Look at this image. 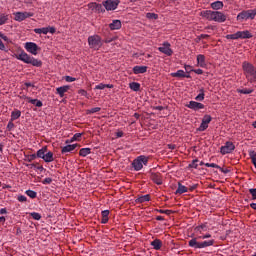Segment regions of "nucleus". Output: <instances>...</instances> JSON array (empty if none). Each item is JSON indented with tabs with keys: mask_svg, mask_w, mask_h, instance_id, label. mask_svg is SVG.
<instances>
[{
	"mask_svg": "<svg viewBox=\"0 0 256 256\" xmlns=\"http://www.w3.org/2000/svg\"><path fill=\"white\" fill-rule=\"evenodd\" d=\"M235 151V144L231 141H227L223 146L220 148V153L222 155H228L229 153H233Z\"/></svg>",
	"mask_w": 256,
	"mask_h": 256,
	"instance_id": "nucleus-10",
	"label": "nucleus"
},
{
	"mask_svg": "<svg viewBox=\"0 0 256 256\" xmlns=\"http://www.w3.org/2000/svg\"><path fill=\"white\" fill-rule=\"evenodd\" d=\"M237 93H241L242 95H251V93H253V89H249V88L237 89Z\"/></svg>",
	"mask_w": 256,
	"mask_h": 256,
	"instance_id": "nucleus-37",
	"label": "nucleus"
},
{
	"mask_svg": "<svg viewBox=\"0 0 256 256\" xmlns=\"http://www.w3.org/2000/svg\"><path fill=\"white\" fill-rule=\"evenodd\" d=\"M43 185H51V183H53V179L51 178H45L43 181H42Z\"/></svg>",
	"mask_w": 256,
	"mask_h": 256,
	"instance_id": "nucleus-51",
	"label": "nucleus"
},
{
	"mask_svg": "<svg viewBox=\"0 0 256 256\" xmlns=\"http://www.w3.org/2000/svg\"><path fill=\"white\" fill-rule=\"evenodd\" d=\"M253 37V34L249 30L245 31H238L234 34H228L226 35V39H232V40H237V39H251Z\"/></svg>",
	"mask_w": 256,
	"mask_h": 256,
	"instance_id": "nucleus-6",
	"label": "nucleus"
},
{
	"mask_svg": "<svg viewBox=\"0 0 256 256\" xmlns=\"http://www.w3.org/2000/svg\"><path fill=\"white\" fill-rule=\"evenodd\" d=\"M24 47L28 53H31V55H37L38 51H41V48L34 42H26Z\"/></svg>",
	"mask_w": 256,
	"mask_h": 256,
	"instance_id": "nucleus-11",
	"label": "nucleus"
},
{
	"mask_svg": "<svg viewBox=\"0 0 256 256\" xmlns=\"http://www.w3.org/2000/svg\"><path fill=\"white\" fill-rule=\"evenodd\" d=\"M209 127V124L202 122L198 128V131H206V129Z\"/></svg>",
	"mask_w": 256,
	"mask_h": 256,
	"instance_id": "nucleus-45",
	"label": "nucleus"
},
{
	"mask_svg": "<svg viewBox=\"0 0 256 256\" xmlns=\"http://www.w3.org/2000/svg\"><path fill=\"white\" fill-rule=\"evenodd\" d=\"M208 227H207V223L205 224H201L199 226H197L195 228V231H197L198 233H203V231H207Z\"/></svg>",
	"mask_w": 256,
	"mask_h": 256,
	"instance_id": "nucleus-40",
	"label": "nucleus"
},
{
	"mask_svg": "<svg viewBox=\"0 0 256 256\" xmlns=\"http://www.w3.org/2000/svg\"><path fill=\"white\" fill-rule=\"evenodd\" d=\"M27 101H28V103H31V105H35V103H37L39 100H37V99H32V98L28 97V98H27Z\"/></svg>",
	"mask_w": 256,
	"mask_h": 256,
	"instance_id": "nucleus-58",
	"label": "nucleus"
},
{
	"mask_svg": "<svg viewBox=\"0 0 256 256\" xmlns=\"http://www.w3.org/2000/svg\"><path fill=\"white\" fill-rule=\"evenodd\" d=\"M78 93H79V95H82V97H87V95H88L87 91H86V90H83V89H80V90L78 91Z\"/></svg>",
	"mask_w": 256,
	"mask_h": 256,
	"instance_id": "nucleus-56",
	"label": "nucleus"
},
{
	"mask_svg": "<svg viewBox=\"0 0 256 256\" xmlns=\"http://www.w3.org/2000/svg\"><path fill=\"white\" fill-rule=\"evenodd\" d=\"M36 107H43V102L41 100H38L34 104Z\"/></svg>",
	"mask_w": 256,
	"mask_h": 256,
	"instance_id": "nucleus-61",
	"label": "nucleus"
},
{
	"mask_svg": "<svg viewBox=\"0 0 256 256\" xmlns=\"http://www.w3.org/2000/svg\"><path fill=\"white\" fill-rule=\"evenodd\" d=\"M47 146L45 147H42L41 149H39L36 153V156L39 158V159H44L45 158V155L47 154Z\"/></svg>",
	"mask_w": 256,
	"mask_h": 256,
	"instance_id": "nucleus-26",
	"label": "nucleus"
},
{
	"mask_svg": "<svg viewBox=\"0 0 256 256\" xmlns=\"http://www.w3.org/2000/svg\"><path fill=\"white\" fill-rule=\"evenodd\" d=\"M211 8L214 9V11H219L220 9H223V2L215 1L211 3Z\"/></svg>",
	"mask_w": 256,
	"mask_h": 256,
	"instance_id": "nucleus-27",
	"label": "nucleus"
},
{
	"mask_svg": "<svg viewBox=\"0 0 256 256\" xmlns=\"http://www.w3.org/2000/svg\"><path fill=\"white\" fill-rule=\"evenodd\" d=\"M201 16L207 19L208 21H214L215 19V11L204 10L201 12Z\"/></svg>",
	"mask_w": 256,
	"mask_h": 256,
	"instance_id": "nucleus-16",
	"label": "nucleus"
},
{
	"mask_svg": "<svg viewBox=\"0 0 256 256\" xmlns=\"http://www.w3.org/2000/svg\"><path fill=\"white\" fill-rule=\"evenodd\" d=\"M26 167H28V169H37L38 171H44L45 169L43 166H39V163L26 164Z\"/></svg>",
	"mask_w": 256,
	"mask_h": 256,
	"instance_id": "nucleus-34",
	"label": "nucleus"
},
{
	"mask_svg": "<svg viewBox=\"0 0 256 256\" xmlns=\"http://www.w3.org/2000/svg\"><path fill=\"white\" fill-rule=\"evenodd\" d=\"M161 53L166 55V57H171L173 55V48L171 47V43L165 41L161 45Z\"/></svg>",
	"mask_w": 256,
	"mask_h": 256,
	"instance_id": "nucleus-12",
	"label": "nucleus"
},
{
	"mask_svg": "<svg viewBox=\"0 0 256 256\" xmlns=\"http://www.w3.org/2000/svg\"><path fill=\"white\" fill-rule=\"evenodd\" d=\"M30 216L35 221H41V215L38 212H32V213H30Z\"/></svg>",
	"mask_w": 256,
	"mask_h": 256,
	"instance_id": "nucleus-44",
	"label": "nucleus"
},
{
	"mask_svg": "<svg viewBox=\"0 0 256 256\" xmlns=\"http://www.w3.org/2000/svg\"><path fill=\"white\" fill-rule=\"evenodd\" d=\"M54 160L55 158L53 157V152L47 151L43 158V161H45V163H52V161Z\"/></svg>",
	"mask_w": 256,
	"mask_h": 256,
	"instance_id": "nucleus-25",
	"label": "nucleus"
},
{
	"mask_svg": "<svg viewBox=\"0 0 256 256\" xmlns=\"http://www.w3.org/2000/svg\"><path fill=\"white\" fill-rule=\"evenodd\" d=\"M27 101H28V103H31V105H35V103H37L39 100H37V99H32V98L28 97V98H27Z\"/></svg>",
	"mask_w": 256,
	"mask_h": 256,
	"instance_id": "nucleus-57",
	"label": "nucleus"
},
{
	"mask_svg": "<svg viewBox=\"0 0 256 256\" xmlns=\"http://www.w3.org/2000/svg\"><path fill=\"white\" fill-rule=\"evenodd\" d=\"M81 136H82L81 133L74 134V136L70 140V143H73V141H79V139H81Z\"/></svg>",
	"mask_w": 256,
	"mask_h": 256,
	"instance_id": "nucleus-46",
	"label": "nucleus"
},
{
	"mask_svg": "<svg viewBox=\"0 0 256 256\" xmlns=\"http://www.w3.org/2000/svg\"><path fill=\"white\" fill-rule=\"evenodd\" d=\"M9 21V14H0V26L5 25Z\"/></svg>",
	"mask_w": 256,
	"mask_h": 256,
	"instance_id": "nucleus-39",
	"label": "nucleus"
},
{
	"mask_svg": "<svg viewBox=\"0 0 256 256\" xmlns=\"http://www.w3.org/2000/svg\"><path fill=\"white\" fill-rule=\"evenodd\" d=\"M242 69L247 81L252 85H256V67L249 62H243Z\"/></svg>",
	"mask_w": 256,
	"mask_h": 256,
	"instance_id": "nucleus-2",
	"label": "nucleus"
},
{
	"mask_svg": "<svg viewBox=\"0 0 256 256\" xmlns=\"http://www.w3.org/2000/svg\"><path fill=\"white\" fill-rule=\"evenodd\" d=\"M256 17V9H250V10H244L240 12L236 19L237 21L243 22V21H248V19H255Z\"/></svg>",
	"mask_w": 256,
	"mask_h": 256,
	"instance_id": "nucleus-5",
	"label": "nucleus"
},
{
	"mask_svg": "<svg viewBox=\"0 0 256 256\" xmlns=\"http://www.w3.org/2000/svg\"><path fill=\"white\" fill-rule=\"evenodd\" d=\"M47 29H48V33H51L52 35L55 33V31H57L55 27H52V26H48Z\"/></svg>",
	"mask_w": 256,
	"mask_h": 256,
	"instance_id": "nucleus-59",
	"label": "nucleus"
},
{
	"mask_svg": "<svg viewBox=\"0 0 256 256\" xmlns=\"http://www.w3.org/2000/svg\"><path fill=\"white\" fill-rule=\"evenodd\" d=\"M119 3V0H106L102 2V5L106 11H115L119 7Z\"/></svg>",
	"mask_w": 256,
	"mask_h": 256,
	"instance_id": "nucleus-8",
	"label": "nucleus"
},
{
	"mask_svg": "<svg viewBox=\"0 0 256 256\" xmlns=\"http://www.w3.org/2000/svg\"><path fill=\"white\" fill-rule=\"evenodd\" d=\"M34 33H36L37 35H47V33H49V29H47V27H43V28H36L34 29Z\"/></svg>",
	"mask_w": 256,
	"mask_h": 256,
	"instance_id": "nucleus-33",
	"label": "nucleus"
},
{
	"mask_svg": "<svg viewBox=\"0 0 256 256\" xmlns=\"http://www.w3.org/2000/svg\"><path fill=\"white\" fill-rule=\"evenodd\" d=\"M79 155L80 157H87V155H91V148H81Z\"/></svg>",
	"mask_w": 256,
	"mask_h": 256,
	"instance_id": "nucleus-32",
	"label": "nucleus"
},
{
	"mask_svg": "<svg viewBox=\"0 0 256 256\" xmlns=\"http://www.w3.org/2000/svg\"><path fill=\"white\" fill-rule=\"evenodd\" d=\"M21 117V111L20 110H14L11 112V121H17Z\"/></svg>",
	"mask_w": 256,
	"mask_h": 256,
	"instance_id": "nucleus-31",
	"label": "nucleus"
},
{
	"mask_svg": "<svg viewBox=\"0 0 256 256\" xmlns=\"http://www.w3.org/2000/svg\"><path fill=\"white\" fill-rule=\"evenodd\" d=\"M70 86H62V87H58L56 89V93L59 95V97H65V93H67V91H69Z\"/></svg>",
	"mask_w": 256,
	"mask_h": 256,
	"instance_id": "nucleus-22",
	"label": "nucleus"
},
{
	"mask_svg": "<svg viewBox=\"0 0 256 256\" xmlns=\"http://www.w3.org/2000/svg\"><path fill=\"white\" fill-rule=\"evenodd\" d=\"M249 193L252 196V201H255V199H256V188H250Z\"/></svg>",
	"mask_w": 256,
	"mask_h": 256,
	"instance_id": "nucleus-48",
	"label": "nucleus"
},
{
	"mask_svg": "<svg viewBox=\"0 0 256 256\" xmlns=\"http://www.w3.org/2000/svg\"><path fill=\"white\" fill-rule=\"evenodd\" d=\"M133 73L134 75H141L143 73H147V66H134Z\"/></svg>",
	"mask_w": 256,
	"mask_h": 256,
	"instance_id": "nucleus-18",
	"label": "nucleus"
},
{
	"mask_svg": "<svg viewBox=\"0 0 256 256\" xmlns=\"http://www.w3.org/2000/svg\"><path fill=\"white\" fill-rule=\"evenodd\" d=\"M35 14L33 12H15L14 13V21H18V23H21V21H25V19H29L30 17H33Z\"/></svg>",
	"mask_w": 256,
	"mask_h": 256,
	"instance_id": "nucleus-9",
	"label": "nucleus"
},
{
	"mask_svg": "<svg viewBox=\"0 0 256 256\" xmlns=\"http://www.w3.org/2000/svg\"><path fill=\"white\" fill-rule=\"evenodd\" d=\"M214 21L216 23H225L227 21V15L221 11H214Z\"/></svg>",
	"mask_w": 256,
	"mask_h": 256,
	"instance_id": "nucleus-14",
	"label": "nucleus"
},
{
	"mask_svg": "<svg viewBox=\"0 0 256 256\" xmlns=\"http://www.w3.org/2000/svg\"><path fill=\"white\" fill-rule=\"evenodd\" d=\"M151 245L153 249H156V251H159L161 249V240L155 239L154 241L151 242Z\"/></svg>",
	"mask_w": 256,
	"mask_h": 256,
	"instance_id": "nucleus-36",
	"label": "nucleus"
},
{
	"mask_svg": "<svg viewBox=\"0 0 256 256\" xmlns=\"http://www.w3.org/2000/svg\"><path fill=\"white\" fill-rule=\"evenodd\" d=\"M18 201L20 203H25L27 201V196H24V195L18 196Z\"/></svg>",
	"mask_w": 256,
	"mask_h": 256,
	"instance_id": "nucleus-53",
	"label": "nucleus"
},
{
	"mask_svg": "<svg viewBox=\"0 0 256 256\" xmlns=\"http://www.w3.org/2000/svg\"><path fill=\"white\" fill-rule=\"evenodd\" d=\"M105 6H103V4H99V3H92L90 4V9H92V11H97V13H105Z\"/></svg>",
	"mask_w": 256,
	"mask_h": 256,
	"instance_id": "nucleus-17",
	"label": "nucleus"
},
{
	"mask_svg": "<svg viewBox=\"0 0 256 256\" xmlns=\"http://www.w3.org/2000/svg\"><path fill=\"white\" fill-rule=\"evenodd\" d=\"M200 93L195 97L196 101H204L205 100V90L202 88L199 90Z\"/></svg>",
	"mask_w": 256,
	"mask_h": 256,
	"instance_id": "nucleus-38",
	"label": "nucleus"
},
{
	"mask_svg": "<svg viewBox=\"0 0 256 256\" xmlns=\"http://www.w3.org/2000/svg\"><path fill=\"white\" fill-rule=\"evenodd\" d=\"M94 89H97L100 91H103V89H113V84L100 83V84L96 85Z\"/></svg>",
	"mask_w": 256,
	"mask_h": 256,
	"instance_id": "nucleus-29",
	"label": "nucleus"
},
{
	"mask_svg": "<svg viewBox=\"0 0 256 256\" xmlns=\"http://www.w3.org/2000/svg\"><path fill=\"white\" fill-rule=\"evenodd\" d=\"M88 45L90 49H94V51H99L100 47H103V40L99 35H92L88 37Z\"/></svg>",
	"mask_w": 256,
	"mask_h": 256,
	"instance_id": "nucleus-4",
	"label": "nucleus"
},
{
	"mask_svg": "<svg viewBox=\"0 0 256 256\" xmlns=\"http://www.w3.org/2000/svg\"><path fill=\"white\" fill-rule=\"evenodd\" d=\"M5 49V44H3V41L0 39V51H5Z\"/></svg>",
	"mask_w": 256,
	"mask_h": 256,
	"instance_id": "nucleus-62",
	"label": "nucleus"
},
{
	"mask_svg": "<svg viewBox=\"0 0 256 256\" xmlns=\"http://www.w3.org/2000/svg\"><path fill=\"white\" fill-rule=\"evenodd\" d=\"M129 88L132 90V91H140L141 90V84H139L138 82H132L129 84Z\"/></svg>",
	"mask_w": 256,
	"mask_h": 256,
	"instance_id": "nucleus-35",
	"label": "nucleus"
},
{
	"mask_svg": "<svg viewBox=\"0 0 256 256\" xmlns=\"http://www.w3.org/2000/svg\"><path fill=\"white\" fill-rule=\"evenodd\" d=\"M199 159H194L192 160V162L188 165L189 169H197V167H199Z\"/></svg>",
	"mask_w": 256,
	"mask_h": 256,
	"instance_id": "nucleus-41",
	"label": "nucleus"
},
{
	"mask_svg": "<svg viewBox=\"0 0 256 256\" xmlns=\"http://www.w3.org/2000/svg\"><path fill=\"white\" fill-rule=\"evenodd\" d=\"M101 215H102L101 223L103 225L109 223V210H103Z\"/></svg>",
	"mask_w": 256,
	"mask_h": 256,
	"instance_id": "nucleus-24",
	"label": "nucleus"
},
{
	"mask_svg": "<svg viewBox=\"0 0 256 256\" xmlns=\"http://www.w3.org/2000/svg\"><path fill=\"white\" fill-rule=\"evenodd\" d=\"M189 188H187L185 185L181 184V182L178 183V188L176 189L175 194L176 195H183V193H188Z\"/></svg>",
	"mask_w": 256,
	"mask_h": 256,
	"instance_id": "nucleus-19",
	"label": "nucleus"
},
{
	"mask_svg": "<svg viewBox=\"0 0 256 256\" xmlns=\"http://www.w3.org/2000/svg\"><path fill=\"white\" fill-rule=\"evenodd\" d=\"M16 59H18V61H22L23 63H26L27 65H33V67H41V65H43V62L41 60H38L30 56L25 51H22L21 53L16 54Z\"/></svg>",
	"mask_w": 256,
	"mask_h": 256,
	"instance_id": "nucleus-3",
	"label": "nucleus"
},
{
	"mask_svg": "<svg viewBox=\"0 0 256 256\" xmlns=\"http://www.w3.org/2000/svg\"><path fill=\"white\" fill-rule=\"evenodd\" d=\"M7 129L8 131H13V129H15V124L13 123V121H9L7 124Z\"/></svg>",
	"mask_w": 256,
	"mask_h": 256,
	"instance_id": "nucleus-49",
	"label": "nucleus"
},
{
	"mask_svg": "<svg viewBox=\"0 0 256 256\" xmlns=\"http://www.w3.org/2000/svg\"><path fill=\"white\" fill-rule=\"evenodd\" d=\"M0 39H3V41H5L6 43H12L11 39H9V37H7L2 32H0Z\"/></svg>",
	"mask_w": 256,
	"mask_h": 256,
	"instance_id": "nucleus-47",
	"label": "nucleus"
},
{
	"mask_svg": "<svg viewBox=\"0 0 256 256\" xmlns=\"http://www.w3.org/2000/svg\"><path fill=\"white\" fill-rule=\"evenodd\" d=\"M197 63H198V67H207V63L205 62V55L203 54H199L197 56Z\"/></svg>",
	"mask_w": 256,
	"mask_h": 256,
	"instance_id": "nucleus-23",
	"label": "nucleus"
},
{
	"mask_svg": "<svg viewBox=\"0 0 256 256\" xmlns=\"http://www.w3.org/2000/svg\"><path fill=\"white\" fill-rule=\"evenodd\" d=\"M213 120V118L211 117V115H204L203 119H202V123H206L207 125H209L211 123V121Z\"/></svg>",
	"mask_w": 256,
	"mask_h": 256,
	"instance_id": "nucleus-43",
	"label": "nucleus"
},
{
	"mask_svg": "<svg viewBox=\"0 0 256 256\" xmlns=\"http://www.w3.org/2000/svg\"><path fill=\"white\" fill-rule=\"evenodd\" d=\"M34 159H37V154L30 155V158L28 159V161L31 163V161H33Z\"/></svg>",
	"mask_w": 256,
	"mask_h": 256,
	"instance_id": "nucleus-64",
	"label": "nucleus"
},
{
	"mask_svg": "<svg viewBox=\"0 0 256 256\" xmlns=\"http://www.w3.org/2000/svg\"><path fill=\"white\" fill-rule=\"evenodd\" d=\"M151 179H152V181H154V183H156V185H161V175H159L157 173H152Z\"/></svg>",
	"mask_w": 256,
	"mask_h": 256,
	"instance_id": "nucleus-30",
	"label": "nucleus"
},
{
	"mask_svg": "<svg viewBox=\"0 0 256 256\" xmlns=\"http://www.w3.org/2000/svg\"><path fill=\"white\" fill-rule=\"evenodd\" d=\"M205 167H212L214 169H220V166L215 163H205Z\"/></svg>",
	"mask_w": 256,
	"mask_h": 256,
	"instance_id": "nucleus-50",
	"label": "nucleus"
},
{
	"mask_svg": "<svg viewBox=\"0 0 256 256\" xmlns=\"http://www.w3.org/2000/svg\"><path fill=\"white\" fill-rule=\"evenodd\" d=\"M161 213L163 214H165V215H171V213H173V211H171V210H161Z\"/></svg>",
	"mask_w": 256,
	"mask_h": 256,
	"instance_id": "nucleus-63",
	"label": "nucleus"
},
{
	"mask_svg": "<svg viewBox=\"0 0 256 256\" xmlns=\"http://www.w3.org/2000/svg\"><path fill=\"white\" fill-rule=\"evenodd\" d=\"M199 239H211V234H205L192 238L190 241H188L189 247H192V249H207V247H213L215 245V240L213 239L204 240L201 242H199Z\"/></svg>",
	"mask_w": 256,
	"mask_h": 256,
	"instance_id": "nucleus-1",
	"label": "nucleus"
},
{
	"mask_svg": "<svg viewBox=\"0 0 256 256\" xmlns=\"http://www.w3.org/2000/svg\"><path fill=\"white\" fill-rule=\"evenodd\" d=\"M65 81H67V83H73V81H76V79L71 76H66Z\"/></svg>",
	"mask_w": 256,
	"mask_h": 256,
	"instance_id": "nucleus-55",
	"label": "nucleus"
},
{
	"mask_svg": "<svg viewBox=\"0 0 256 256\" xmlns=\"http://www.w3.org/2000/svg\"><path fill=\"white\" fill-rule=\"evenodd\" d=\"M171 75H172V77H177V78L183 77V78H186V79H191V75L185 74V71H183V70H178L177 72H174Z\"/></svg>",
	"mask_w": 256,
	"mask_h": 256,
	"instance_id": "nucleus-20",
	"label": "nucleus"
},
{
	"mask_svg": "<svg viewBox=\"0 0 256 256\" xmlns=\"http://www.w3.org/2000/svg\"><path fill=\"white\" fill-rule=\"evenodd\" d=\"M147 163H149L148 157L139 156L132 162V166L134 171H141V169H143V165H147Z\"/></svg>",
	"mask_w": 256,
	"mask_h": 256,
	"instance_id": "nucleus-7",
	"label": "nucleus"
},
{
	"mask_svg": "<svg viewBox=\"0 0 256 256\" xmlns=\"http://www.w3.org/2000/svg\"><path fill=\"white\" fill-rule=\"evenodd\" d=\"M26 195H28V197H30V199H35L37 198V192L33 191V190H26Z\"/></svg>",
	"mask_w": 256,
	"mask_h": 256,
	"instance_id": "nucleus-42",
	"label": "nucleus"
},
{
	"mask_svg": "<svg viewBox=\"0 0 256 256\" xmlns=\"http://www.w3.org/2000/svg\"><path fill=\"white\" fill-rule=\"evenodd\" d=\"M190 71H194V73H196V75H203V70H201V69L190 70Z\"/></svg>",
	"mask_w": 256,
	"mask_h": 256,
	"instance_id": "nucleus-60",
	"label": "nucleus"
},
{
	"mask_svg": "<svg viewBox=\"0 0 256 256\" xmlns=\"http://www.w3.org/2000/svg\"><path fill=\"white\" fill-rule=\"evenodd\" d=\"M186 107H188V109H192V111H199V109H205V105L203 103L196 101H190L186 105Z\"/></svg>",
	"mask_w": 256,
	"mask_h": 256,
	"instance_id": "nucleus-13",
	"label": "nucleus"
},
{
	"mask_svg": "<svg viewBox=\"0 0 256 256\" xmlns=\"http://www.w3.org/2000/svg\"><path fill=\"white\" fill-rule=\"evenodd\" d=\"M79 147V144H68L61 149L62 155H66V153H72V151H75Z\"/></svg>",
	"mask_w": 256,
	"mask_h": 256,
	"instance_id": "nucleus-15",
	"label": "nucleus"
},
{
	"mask_svg": "<svg viewBox=\"0 0 256 256\" xmlns=\"http://www.w3.org/2000/svg\"><path fill=\"white\" fill-rule=\"evenodd\" d=\"M111 31H116L121 29V20H113L112 23L109 24Z\"/></svg>",
	"mask_w": 256,
	"mask_h": 256,
	"instance_id": "nucleus-21",
	"label": "nucleus"
},
{
	"mask_svg": "<svg viewBox=\"0 0 256 256\" xmlns=\"http://www.w3.org/2000/svg\"><path fill=\"white\" fill-rule=\"evenodd\" d=\"M99 111H101V107H95V108H92L90 110H88V113H99Z\"/></svg>",
	"mask_w": 256,
	"mask_h": 256,
	"instance_id": "nucleus-52",
	"label": "nucleus"
},
{
	"mask_svg": "<svg viewBox=\"0 0 256 256\" xmlns=\"http://www.w3.org/2000/svg\"><path fill=\"white\" fill-rule=\"evenodd\" d=\"M148 19H158L159 15L155 13H148L147 14Z\"/></svg>",
	"mask_w": 256,
	"mask_h": 256,
	"instance_id": "nucleus-54",
	"label": "nucleus"
},
{
	"mask_svg": "<svg viewBox=\"0 0 256 256\" xmlns=\"http://www.w3.org/2000/svg\"><path fill=\"white\" fill-rule=\"evenodd\" d=\"M151 200V196L149 194L140 196L136 199V203H147V201Z\"/></svg>",
	"mask_w": 256,
	"mask_h": 256,
	"instance_id": "nucleus-28",
	"label": "nucleus"
}]
</instances>
